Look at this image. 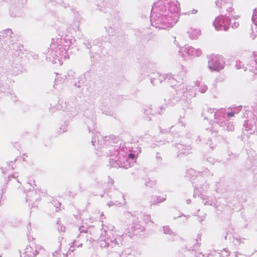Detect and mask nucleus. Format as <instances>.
I'll return each instance as SVG.
<instances>
[{
	"instance_id": "cd10ccee",
	"label": "nucleus",
	"mask_w": 257,
	"mask_h": 257,
	"mask_svg": "<svg viewBox=\"0 0 257 257\" xmlns=\"http://www.w3.org/2000/svg\"><path fill=\"white\" fill-rule=\"evenodd\" d=\"M73 246H71L70 247V249H69V250H71V251H73L74 249V246H77V247H79L81 245V244H78L77 243V241L75 240L73 243Z\"/></svg>"
},
{
	"instance_id": "20e7f679",
	"label": "nucleus",
	"mask_w": 257,
	"mask_h": 257,
	"mask_svg": "<svg viewBox=\"0 0 257 257\" xmlns=\"http://www.w3.org/2000/svg\"><path fill=\"white\" fill-rule=\"evenodd\" d=\"M136 159L137 155L124 144L116 146L110 150L109 164L112 167L130 168L136 162Z\"/></svg>"
},
{
	"instance_id": "5701e85b",
	"label": "nucleus",
	"mask_w": 257,
	"mask_h": 257,
	"mask_svg": "<svg viewBox=\"0 0 257 257\" xmlns=\"http://www.w3.org/2000/svg\"><path fill=\"white\" fill-rule=\"evenodd\" d=\"M95 120H96L95 117L92 114V116H91V117L90 118H88L86 120V123L88 125V126L89 127V130H90V128H89V125H91V124L92 125H94V123L95 122Z\"/></svg>"
},
{
	"instance_id": "6ab92c4d",
	"label": "nucleus",
	"mask_w": 257,
	"mask_h": 257,
	"mask_svg": "<svg viewBox=\"0 0 257 257\" xmlns=\"http://www.w3.org/2000/svg\"><path fill=\"white\" fill-rule=\"evenodd\" d=\"M133 226H132V228L134 230V232H133V234H137L140 232V231H143L144 229V227L143 226H141L140 225L136 224L135 222L133 223Z\"/></svg>"
},
{
	"instance_id": "ddd939ff",
	"label": "nucleus",
	"mask_w": 257,
	"mask_h": 257,
	"mask_svg": "<svg viewBox=\"0 0 257 257\" xmlns=\"http://www.w3.org/2000/svg\"><path fill=\"white\" fill-rule=\"evenodd\" d=\"M246 114L248 117L243 123V129L246 131H253L257 128V117L250 111H247Z\"/></svg>"
},
{
	"instance_id": "b1692460",
	"label": "nucleus",
	"mask_w": 257,
	"mask_h": 257,
	"mask_svg": "<svg viewBox=\"0 0 257 257\" xmlns=\"http://www.w3.org/2000/svg\"><path fill=\"white\" fill-rule=\"evenodd\" d=\"M235 113V112H234V111H231V112H228V113H226V112L225 111V115H224V116H225V117L226 118V120L224 121V122L223 123V125H226L227 124V123L226 122L227 121V117L234 116Z\"/></svg>"
},
{
	"instance_id": "6e6552de",
	"label": "nucleus",
	"mask_w": 257,
	"mask_h": 257,
	"mask_svg": "<svg viewBox=\"0 0 257 257\" xmlns=\"http://www.w3.org/2000/svg\"><path fill=\"white\" fill-rule=\"evenodd\" d=\"M179 53L183 59L187 60L192 57L200 56L202 51L200 49L195 48L189 45H185L180 48Z\"/></svg>"
},
{
	"instance_id": "7c9ffc66",
	"label": "nucleus",
	"mask_w": 257,
	"mask_h": 257,
	"mask_svg": "<svg viewBox=\"0 0 257 257\" xmlns=\"http://www.w3.org/2000/svg\"><path fill=\"white\" fill-rule=\"evenodd\" d=\"M61 254L59 250H56L54 253H53V257H60Z\"/></svg>"
},
{
	"instance_id": "37998d69",
	"label": "nucleus",
	"mask_w": 257,
	"mask_h": 257,
	"mask_svg": "<svg viewBox=\"0 0 257 257\" xmlns=\"http://www.w3.org/2000/svg\"><path fill=\"white\" fill-rule=\"evenodd\" d=\"M151 82H152V83H153V80H151Z\"/></svg>"
},
{
	"instance_id": "4be33fe9",
	"label": "nucleus",
	"mask_w": 257,
	"mask_h": 257,
	"mask_svg": "<svg viewBox=\"0 0 257 257\" xmlns=\"http://www.w3.org/2000/svg\"><path fill=\"white\" fill-rule=\"evenodd\" d=\"M156 181L155 180H151V179H148L145 182V185L147 186L153 187L155 186L156 184Z\"/></svg>"
},
{
	"instance_id": "f704fd0d",
	"label": "nucleus",
	"mask_w": 257,
	"mask_h": 257,
	"mask_svg": "<svg viewBox=\"0 0 257 257\" xmlns=\"http://www.w3.org/2000/svg\"><path fill=\"white\" fill-rule=\"evenodd\" d=\"M188 173L190 175H191L195 174V171L193 169H191L188 171Z\"/></svg>"
},
{
	"instance_id": "f257e3e1",
	"label": "nucleus",
	"mask_w": 257,
	"mask_h": 257,
	"mask_svg": "<svg viewBox=\"0 0 257 257\" xmlns=\"http://www.w3.org/2000/svg\"><path fill=\"white\" fill-rule=\"evenodd\" d=\"M180 12V5L178 1L160 0L152 7L151 24L159 29L171 28L178 21Z\"/></svg>"
},
{
	"instance_id": "f8f14e48",
	"label": "nucleus",
	"mask_w": 257,
	"mask_h": 257,
	"mask_svg": "<svg viewBox=\"0 0 257 257\" xmlns=\"http://www.w3.org/2000/svg\"><path fill=\"white\" fill-rule=\"evenodd\" d=\"M43 247L40 244L31 243L27 245L24 251L21 253V257H35L41 250Z\"/></svg>"
},
{
	"instance_id": "58836bf2",
	"label": "nucleus",
	"mask_w": 257,
	"mask_h": 257,
	"mask_svg": "<svg viewBox=\"0 0 257 257\" xmlns=\"http://www.w3.org/2000/svg\"><path fill=\"white\" fill-rule=\"evenodd\" d=\"M197 13V10H194L193 11H192V13L193 14H196Z\"/></svg>"
},
{
	"instance_id": "f03ea898",
	"label": "nucleus",
	"mask_w": 257,
	"mask_h": 257,
	"mask_svg": "<svg viewBox=\"0 0 257 257\" xmlns=\"http://www.w3.org/2000/svg\"><path fill=\"white\" fill-rule=\"evenodd\" d=\"M87 229H89L90 236H87V241L89 242L90 244L99 241L100 245L102 247L108 246H113L119 244L122 240L121 235L113 230V228L106 230L105 228L103 227V229L101 230L100 235L98 237V230L94 228H91V225H89L87 222H83L79 227L81 232H87Z\"/></svg>"
},
{
	"instance_id": "bb28decb",
	"label": "nucleus",
	"mask_w": 257,
	"mask_h": 257,
	"mask_svg": "<svg viewBox=\"0 0 257 257\" xmlns=\"http://www.w3.org/2000/svg\"><path fill=\"white\" fill-rule=\"evenodd\" d=\"M252 32L250 34L251 37L252 39H254L257 36V27L255 28H251Z\"/></svg>"
},
{
	"instance_id": "9d476101",
	"label": "nucleus",
	"mask_w": 257,
	"mask_h": 257,
	"mask_svg": "<svg viewBox=\"0 0 257 257\" xmlns=\"http://www.w3.org/2000/svg\"><path fill=\"white\" fill-rule=\"evenodd\" d=\"M249 64H247L245 67L240 61H236L235 68L237 69H243L245 71L247 69L253 73L257 76V55L253 53L251 57Z\"/></svg>"
},
{
	"instance_id": "412c9836",
	"label": "nucleus",
	"mask_w": 257,
	"mask_h": 257,
	"mask_svg": "<svg viewBox=\"0 0 257 257\" xmlns=\"http://www.w3.org/2000/svg\"><path fill=\"white\" fill-rule=\"evenodd\" d=\"M197 85L199 88V90L200 92L201 93H204L207 89V86L201 82H198Z\"/></svg>"
},
{
	"instance_id": "c756f323",
	"label": "nucleus",
	"mask_w": 257,
	"mask_h": 257,
	"mask_svg": "<svg viewBox=\"0 0 257 257\" xmlns=\"http://www.w3.org/2000/svg\"><path fill=\"white\" fill-rule=\"evenodd\" d=\"M123 203H124V202H123V203H121V202H118L117 201H116L114 203V204L117 206V205H120V204H122ZM113 204V201H110L108 203V205L109 207L112 206Z\"/></svg>"
},
{
	"instance_id": "79ce46f5",
	"label": "nucleus",
	"mask_w": 257,
	"mask_h": 257,
	"mask_svg": "<svg viewBox=\"0 0 257 257\" xmlns=\"http://www.w3.org/2000/svg\"><path fill=\"white\" fill-rule=\"evenodd\" d=\"M181 153H183V154H185L186 152H182Z\"/></svg>"
},
{
	"instance_id": "dca6fc26",
	"label": "nucleus",
	"mask_w": 257,
	"mask_h": 257,
	"mask_svg": "<svg viewBox=\"0 0 257 257\" xmlns=\"http://www.w3.org/2000/svg\"><path fill=\"white\" fill-rule=\"evenodd\" d=\"M166 197L161 196H153L150 199V203L152 205H157L159 203L164 202Z\"/></svg>"
},
{
	"instance_id": "aec40b11",
	"label": "nucleus",
	"mask_w": 257,
	"mask_h": 257,
	"mask_svg": "<svg viewBox=\"0 0 257 257\" xmlns=\"http://www.w3.org/2000/svg\"><path fill=\"white\" fill-rule=\"evenodd\" d=\"M252 21L253 24V26H252V28L257 27V8L255 9L252 16Z\"/></svg>"
},
{
	"instance_id": "0eeeda50",
	"label": "nucleus",
	"mask_w": 257,
	"mask_h": 257,
	"mask_svg": "<svg viewBox=\"0 0 257 257\" xmlns=\"http://www.w3.org/2000/svg\"><path fill=\"white\" fill-rule=\"evenodd\" d=\"M216 7L218 9L221 10H225L228 13L229 16L232 18L235 19V21L232 23L231 27L232 28H237L239 26V22L236 20L239 18V16H234L232 14L233 8L232 3L231 0H216L215 1Z\"/></svg>"
},
{
	"instance_id": "4c0bfd02",
	"label": "nucleus",
	"mask_w": 257,
	"mask_h": 257,
	"mask_svg": "<svg viewBox=\"0 0 257 257\" xmlns=\"http://www.w3.org/2000/svg\"><path fill=\"white\" fill-rule=\"evenodd\" d=\"M200 243L199 242H197V244L195 245V247L197 248L198 246H199Z\"/></svg>"
},
{
	"instance_id": "a878e982",
	"label": "nucleus",
	"mask_w": 257,
	"mask_h": 257,
	"mask_svg": "<svg viewBox=\"0 0 257 257\" xmlns=\"http://www.w3.org/2000/svg\"><path fill=\"white\" fill-rule=\"evenodd\" d=\"M99 134H97L95 136H94L92 138L91 143L93 146H95L97 143V140L98 142H99V140L98 139L99 138Z\"/></svg>"
},
{
	"instance_id": "2f4dec72",
	"label": "nucleus",
	"mask_w": 257,
	"mask_h": 257,
	"mask_svg": "<svg viewBox=\"0 0 257 257\" xmlns=\"http://www.w3.org/2000/svg\"><path fill=\"white\" fill-rule=\"evenodd\" d=\"M227 129L228 131H232L234 130V126L232 124H228V125L227 126Z\"/></svg>"
},
{
	"instance_id": "e433bc0d",
	"label": "nucleus",
	"mask_w": 257,
	"mask_h": 257,
	"mask_svg": "<svg viewBox=\"0 0 257 257\" xmlns=\"http://www.w3.org/2000/svg\"><path fill=\"white\" fill-rule=\"evenodd\" d=\"M198 190V189L196 188L195 189V194H194V195H196L197 194Z\"/></svg>"
},
{
	"instance_id": "a19ab883",
	"label": "nucleus",
	"mask_w": 257,
	"mask_h": 257,
	"mask_svg": "<svg viewBox=\"0 0 257 257\" xmlns=\"http://www.w3.org/2000/svg\"><path fill=\"white\" fill-rule=\"evenodd\" d=\"M200 239H201L200 237H198V238L197 239V241H198L200 240Z\"/></svg>"
},
{
	"instance_id": "423d86ee",
	"label": "nucleus",
	"mask_w": 257,
	"mask_h": 257,
	"mask_svg": "<svg viewBox=\"0 0 257 257\" xmlns=\"http://www.w3.org/2000/svg\"><path fill=\"white\" fill-rule=\"evenodd\" d=\"M203 114L204 115L205 119L210 121L213 119L214 121L220 126L223 125V123L226 120L224 116L225 109L223 108L217 110L208 108L206 110L203 111Z\"/></svg>"
},
{
	"instance_id": "9b49d317",
	"label": "nucleus",
	"mask_w": 257,
	"mask_h": 257,
	"mask_svg": "<svg viewBox=\"0 0 257 257\" xmlns=\"http://www.w3.org/2000/svg\"><path fill=\"white\" fill-rule=\"evenodd\" d=\"M230 24L229 18L223 15L219 16L213 22V26L217 31H226L229 29Z\"/></svg>"
},
{
	"instance_id": "7ed1b4c3",
	"label": "nucleus",
	"mask_w": 257,
	"mask_h": 257,
	"mask_svg": "<svg viewBox=\"0 0 257 257\" xmlns=\"http://www.w3.org/2000/svg\"><path fill=\"white\" fill-rule=\"evenodd\" d=\"M74 39H70L68 36L64 38L53 39L50 47L47 53L48 61L62 65L63 61L69 58L68 51Z\"/></svg>"
},
{
	"instance_id": "473e14b6",
	"label": "nucleus",
	"mask_w": 257,
	"mask_h": 257,
	"mask_svg": "<svg viewBox=\"0 0 257 257\" xmlns=\"http://www.w3.org/2000/svg\"><path fill=\"white\" fill-rule=\"evenodd\" d=\"M204 205H215V204H213L212 202L211 201H204Z\"/></svg>"
},
{
	"instance_id": "f3484780",
	"label": "nucleus",
	"mask_w": 257,
	"mask_h": 257,
	"mask_svg": "<svg viewBox=\"0 0 257 257\" xmlns=\"http://www.w3.org/2000/svg\"><path fill=\"white\" fill-rule=\"evenodd\" d=\"M229 255V251L226 249H223L220 252L214 251L212 254H210L211 256L214 257H227Z\"/></svg>"
},
{
	"instance_id": "2eb2a0df",
	"label": "nucleus",
	"mask_w": 257,
	"mask_h": 257,
	"mask_svg": "<svg viewBox=\"0 0 257 257\" xmlns=\"http://www.w3.org/2000/svg\"><path fill=\"white\" fill-rule=\"evenodd\" d=\"M28 185H29L31 188L29 189V191L28 192V194L27 195V198L30 197L31 196H34L36 195V191L35 186H36L35 184V181L33 179H30L29 180L28 182ZM27 199H28L27 198Z\"/></svg>"
},
{
	"instance_id": "72a5a7b5",
	"label": "nucleus",
	"mask_w": 257,
	"mask_h": 257,
	"mask_svg": "<svg viewBox=\"0 0 257 257\" xmlns=\"http://www.w3.org/2000/svg\"><path fill=\"white\" fill-rule=\"evenodd\" d=\"M60 128L61 130H62V132H65L67 130L66 125H64L62 126Z\"/></svg>"
},
{
	"instance_id": "c85d7f7f",
	"label": "nucleus",
	"mask_w": 257,
	"mask_h": 257,
	"mask_svg": "<svg viewBox=\"0 0 257 257\" xmlns=\"http://www.w3.org/2000/svg\"><path fill=\"white\" fill-rule=\"evenodd\" d=\"M73 30L75 32H77V31H79V22H76V24L74 25V26H72Z\"/></svg>"
},
{
	"instance_id": "c03bdc74",
	"label": "nucleus",
	"mask_w": 257,
	"mask_h": 257,
	"mask_svg": "<svg viewBox=\"0 0 257 257\" xmlns=\"http://www.w3.org/2000/svg\"><path fill=\"white\" fill-rule=\"evenodd\" d=\"M0 257H2L1 255L0 254Z\"/></svg>"
},
{
	"instance_id": "c9c22d12",
	"label": "nucleus",
	"mask_w": 257,
	"mask_h": 257,
	"mask_svg": "<svg viewBox=\"0 0 257 257\" xmlns=\"http://www.w3.org/2000/svg\"><path fill=\"white\" fill-rule=\"evenodd\" d=\"M145 217H146L147 219L149 220V219H150V215H146V216H145Z\"/></svg>"
},
{
	"instance_id": "ea45409f",
	"label": "nucleus",
	"mask_w": 257,
	"mask_h": 257,
	"mask_svg": "<svg viewBox=\"0 0 257 257\" xmlns=\"http://www.w3.org/2000/svg\"><path fill=\"white\" fill-rule=\"evenodd\" d=\"M160 78H159V80H160V81H162V78H164V76H162L161 75H160Z\"/></svg>"
},
{
	"instance_id": "1a4fd4ad",
	"label": "nucleus",
	"mask_w": 257,
	"mask_h": 257,
	"mask_svg": "<svg viewBox=\"0 0 257 257\" xmlns=\"http://www.w3.org/2000/svg\"><path fill=\"white\" fill-rule=\"evenodd\" d=\"M225 62L222 56L212 55L210 56L208 62V68L213 71H219L224 68Z\"/></svg>"
},
{
	"instance_id": "4468645a",
	"label": "nucleus",
	"mask_w": 257,
	"mask_h": 257,
	"mask_svg": "<svg viewBox=\"0 0 257 257\" xmlns=\"http://www.w3.org/2000/svg\"><path fill=\"white\" fill-rule=\"evenodd\" d=\"M189 38L191 39L194 40L198 38L201 35V30L199 29L190 27L187 31Z\"/></svg>"
},
{
	"instance_id": "a211bd4d",
	"label": "nucleus",
	"mask_w": 257,
	"mask_h": 257,
	"mask_svg": "<svg viewBox=\"0 0 257 257\" xmlns=\"http://www.w3.org/2000/svg\"><path fill=\"white\" fill-rule=\"evenodd\" d=\"M163 231L165 234L169 235L170 239L173 240L176 234L174 232L169 226H165L163 227Z\"/></svg>"
},
{
	"instance_id": "393cba45",
	"label": "nucleus",
	"mask_w": 257,
	"mask_h": 257,
	"mask_svg": "<svg viewBox=\"0 0 257 257\" xmlns=\"http://www.w3.org/2000/svg\"><path fill=\"white\" fill-rule=\"evenodd\" d=\"M152 112V106H147L144 109V113L147 115L151 114Z\"/></svg>"
},
{
	"instance_id": "39448f33",
	"label": "nucleus",
	"mask_w": 257,
	"mask_h": 257,
	"mask_svg": "<svg viewBox=\"0 0 257 257\" xmlns=\"http://www.w3.org/2000/svg\"><path fill=\"white\" fill-rule=\"evenodd\" d=\"M168 80L171 86H174L177 94L179 97H184L183 98L184 99L185 98H189L195 96L196 93L193 87L183 82L179 83L173 77H170Z\"/></svg>"
}]
</instances>
